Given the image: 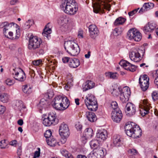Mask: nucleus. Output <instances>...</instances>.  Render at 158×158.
Returning a JSON list of instances; mask_svg holds the SVG:
<instances>
[{"instance_id":"1","label":"nucleus","mask_w":158,"mask_h":158,"mask_svg":"<svg viewBox=\"0 0 158 158\" xmlns=\"http://www.w3.org/2000/svg\"><path fill=\"white\" fill-rule=\"evenodd\" d=\"M68 99L64 97L58 96L55 97L52 102L51 104L55 109L59 110H64L67 109L69 105Z\"/></svg>"},{"instance_id":"2","label":"nucleus","mask_w":158,"mask_h":158,"mask_svg":"<svg viewBox=\"0 0 158 158\" xmlns=\"http://www.w3.org/2000/svg\"><path fill=\"white\" fill-rule=\"evenodd\" d=\"M60 6L65 13L70 15L75 14L78 9L77 4L74 0H63Z\"/></svg>"},{"instance_id":"3","label":"nucleus","mask_w":158,"mask_h":158,"mask_svg":"<svg viewBox=\"0 0 158 158\" xmlns=\"http://www.w3.org/2000/svg\"><path fill=\"white\" fill-rule=\"evenodd\" d=\"M64 46L66 52L72 56H77L80 52L79 46L74 41L69 40L65 42Z\"/></svg>"},{"instance_id":"4","label":"nucleus","mask_w":158,"mask_h":158,"mask_svg":"<svg viewBox=\"0 0 158 158\" xmlns=\"http://www.w3.org/2000/svg\"><path fill=\"white\" fill-rule=\"evenodd\" d=\"M85 103L88 109L92 111H96L98 108L97 99L94 96L91 94H88L84 100Z\"/></svg>"},{"instance_id":"5","label":"nucleus","mask_w":158,"mask_h":158,"mask_svg":"<svg viewBox=\"0 0 158 158\" xmlns=\"http://www.w3.org/2000/svg\"><path fill=\"white\" fill-rule=\"evenodd\" d=\"M59 133L61 137L60 143L64 144L66 142L70 134L68 125L64 123H62L60 126Z\"/></svg>"},{"instance_id":"6","label":"nucleus","mask_w":158,"mask_h":158,"mask_svg":"<svg viewBox=\"0 0 158 158\" xmlns=\"http://www.w3.org/2000/svg\"><path fill=\"white\" fill-rule=\"evenodd\" d=\"M18 26L17 24L13 22L9 23L6 21L0 23V28L3 29V33L5 37L7 38H11L13 35V33L11 31L9 32L8 34H7L8 30L10 28L13 27L17 28Z\"/></svg>"},{"instance_id":"7","label":"nucleus","mask_w":158,"mask_h":158,"mask_svg":"<svg viewBox=\"0 0 158 158\" xmlns=\"http://www.w3.org/2000/svg\"><path fill=\"white\" fill-rule=\"evenodd\" d=\"M42 42L40 38L31 35L29 39L28 48L30 50H36L39 48Z\"/></svg>"},{"instance_id":"8","label":"nucleus","mask_w":158,"mask_h":158,"mask_svg":"<svg viewBox=\"0 0 158 158\" xmlns=\"http://www.w3.org/2000/svg\"><path fill=\"white\" fill-rule=\"evenodd\" d=\"M97 5L94 7V11L95 13H98L104 9L109 11L110 5L108 3L106 0H97Z\"/></svg>"},{"instance_id":"9","label":"nucleus","mask_w":158,"mask_h":158,"mask_svg":"<svg viewBox=\"0 0 158 158\" xmlns=\"http://www.w3.org/2000/svg\"><path fill=\"white\" fill-rule=\"evenodd\" d=\"M57 122L56 115L53 112L50 113L46 116L43 120V123L46 126H49L53 124H55Z\"/></svg>"},{"instance_id":"10","label":"nucleus","mask_w":158,"mask_h":158,"mask_svg":"<svg viewBox=\"0 0 158 158\" xmlns=\"http://www.w3.org/2000/svg\"><path fill=\"white\" fill-rule=\"evenodd\" d=\"M144 52L143 50L139 49H134L130 53V58L131 60L135 62L139 61L142 59L141 56V54L143 56Z\"/></svg>"},{"instance_id":"11","label":"nucleus","mask_w":158,"mask_h":158,"mask_svg":"<svg viewBox=\"0 0 158 158\" xmlns=\"http://www.w3.org/2000/svg\"><path fill=\"white\" fill-rule=\"evenodd\" d=\"M12 74L13 77L19 81H23L26 79L25 74L21 68H15L13 69Z\"/></svg>"},{"instance_id":"12","label":"nucleus","mask_w":158,"mask_h":158,"mask_svg":"<svg viewBox=\"0 0 158 158\" xmlns=\"http://www.w3.org/2000/svg\"><path fill=\"white\" fill-rule=\"evenodd\" d=\"M131 92L128 87L126 86L121 88L120 95V99L123 104L128 101L130 96Z\"/></svg>"},{"instance_id":"13","label":"nucleus","mask_w":158,"mask_h":158,"mask_svg":"<svg viewBox=\"0 0 158 158\" xmlns=\"http://www.w3.org/2000/svg\"><path fill=\"white\" fill-rule=\"evenodd\" d=\"M149 78L146 75L140 76L139 78V83L143 91H145L149 87Z\"/></svg>"},{"instance_id":"14","label":"nucleus","mask_w":158,"mask_h":158,"mask_svg":"<svg viewBox=\"0 0 158 158\" xmlns=\"http://www.w3.org/2000/svg\"><path fill=\"white\" fill-rule=\"evenodd\" d=\"M127 36L130 40H134L136 41H139L142 38L141 34L133 28L130 29L127 33Z\"/></svg>"},{"instance_id":"15","label":"nucleus","mask_w":158,"mask_h":158,"mask_svg":"<svg viewBox=\"0 0 158 158\" xmlns=\"http://www.w3.org/2000/svg\"><path fill=\"white\" fill-rule=\"evenodd\" d=\"M141 109L139 110L142 116H145L149 113L150 109L149 104L147 100L144 99L140 102Z\"/></svg>"},{"instance_id":"16","label":"nucleus","mask_w":158,"mask_h":158,"mask_svg":"<svg viewBox=\"0 0 158 158\" xmlns=\"http://www.w3.org/2000/svg\"><path fill=\"white\" fill-rule=\"evenodd\" d=\"M125 111L127 115L131 116L135 115L136 112V106L133 103L128 102L125 106Z\"/></svg>"},{"instance_id":"17","label":"nucleus","mask_w":158,"mask_h":158,"mask_svg":"<svg viewBox=\"0 0 158 158\" xmlns=\"http://www.w3.org/2000/svg\"><path fill=\"white\" fill-rule=\"evenodd\" d=\"M120 65L123 67L126 70L131 72H134L136 69V67L133 64H131L128 61L122 60L119 63Z\"/></svg>"},{"instance_id":"18","label":"nucleus","mask_w":158,"mask_h":158,"mask_svg":"<svg viewBox=\"0 0 158 158\" xmlns=\"http://www.w3.org/2000/svg\"><path fill=\"white\" fill-rule=\"evenodd\" d=\"M89 29L90 36L93 39H95L99 34V30L94 25H90L89 27Z\"/></svg>"},{"instance_id":"19","label":"nucleus","mask_w":158,"mask_h":158,"mask_svg":"<svg viewBox=\"0 0 158 158\" xmlns=\"http://www.w3.org/2000/svg\"><path fill=\"white\" fill-rule=\"evenodd\" d=\"M112 120L116 123L119 122L123 117V114L120 110H112L111 114Z\"/></svg>"},{"instance_id":"20","label":"nucleus","mask_w":158,"mask_h":158,"mask_svg":"<svg viewBox=\"0 0 158 158\" xmlns=\"http://www.w3.org/2000/svg\"><path fill=\"white\" fill-rule=\"evenodd\" d=\"M69 21V18L65 15L61 16L58 20V23L62 27L64 28V31H65L68 28Z\"/></svg>"},{"instance_id":"21","label":"nucleus","mask_w":158,"mask_h":158,"mask_svg":"<svg viewBox=\"0 0 158 158\" xmlns=\"http://www.w3.org/2000/svg\"><path fill=\"white\" fill-rule=\"evenodd\" d=\"M135 125L133 123H131L130 124L126 125L124 129L125 133L127 135L133 137Z\"/></svg>"},{"instance_id":"22","label":"nucleus","mask_w":158,"mask_h":158,"mask_svg":"<svg viewBox=\"0 0 158 158\" xmlns=\"http://www.w3.org/2000/svg\"><path fill=\"white\" fill-rule=\"evenodd\" d=\"M97 137L100 142L105 140L107 137V131L106 130L103 129L98 130L97 133Z\"/></svg>"},{"instance_id":"23","label":"nucleus","mask_w":158,"mask_h":158,"mask_svg":"<svg viewBox=\"0 0 158 158\" xmlns=\"http://www.w3.org/2000/svg\"><path fill=\"white\" fill-rule=\"evenodd\" d=\"M154 6V5L153 3L151 2L145 3L139 11V13L142 14L146 11L153 8Z\"/></svg>"},{"instance_id":"24","label":"nucleus","mask_w":158,"mask_h":158,"mask_svg":"<svg viewBox=\"0 0 158 158\" xmlns=\"http://www.w3.org/2000/svg\"><path fill=\"white\" fill-rule=\"evenodd\" d=\"M80 64V61L78 59L74 58L70 59L68 64L71 68H75L78 67Z\"/></svg>"},{"instance_id":"25","label":"nucleus","mask_w":158,"mask_h":158,"mask_svg":"<svg viewBox=\"0 0 158 158\" xmlns=\"http://www.w3.org/2000/svg\"><path fill=\"white\" fill-rule=\"evenodd\" d=\"M95 85V83L93 81H87L83 86V90L84 91H86L88 89H90L94 88Z\"/></svg>"},{"instance_id":"26","label":"nucleus","mask_w":158,"mask_h":158,"mask_svg":"<svg viewBox=\"0 0 158 158\" xmlns=\"http://www.w3.org/2000/svg\"><path fill=\"white\" fill-rule=\"evenodd\" d=\"M100 141L98 139H93L90 142L89 144L93 150H95L100 148Z\"/></svg>"},{"instance_id":"27","label":"nucleus","mask_w":158,"mask_h":158,"mask_svg":"<svg viewBox=\"0 0 158 158\" xmlns=\"http://www.w3.org/2000/svg\"><path fill=\"white\" fill-rule=\"evenodd\" d=\"M156 25L154 23H149L144 28L145 32H151L156 28Z\"/></svg>"},{"instance_id":"28","label":"nucleus","mask_w":158,"mask_h":158,"mask_svg":"<svg viewBox=\"0 0 158 158\" xmlns=\"http://www.w3.org/2000/svg\"><path fill=\"white\" fill-rule=\"evenodd\" d=\"M134 132L133 135V137L134 138H137L139 137L141 135L142 131L139 127L137 125H135Z\"/></svg>"},{"instance_id":"29","label":"nucleus","mask_w":158,"mask_h":158,"mask_svg":"<svg viewBox=\"0 0 158 158\" xmlns=\"http://www.w3.org/2000/svg\"><path fill=\"white\" fill-rule=\"evenodd\" d=\"M86 116L90 122H93L97 120L96 116L94 113L92 112H87L86 113Z\"/></svg>"},{"instance_id":"30","label":"nucleus","mask_w":158,"mask_h":158,"mask_svg":"<svg viewBox=\"0 0 158 158\" xmlns=\"http://www.w3.org/2000/svg\"><path fill=\"white\" fill-rule=\"evenodd\" d=\"M52 137H52L51 138H49V139H46L47 143L48 145L51 146H55L57 145H60V143H60V141L59 143H56L55 139L53 138Z\"/></svg>"},{"instance_id":"31","label":"nucleus","mask_w":158,"mask_h":158,"mask_svg":"<svg viewBox=\"0 0 158 158\" xmlns=\"http://www.w3.org/2000/svg\"><path fill=\"white\" fill-rule=\"evenodd\" d=\"M95 154L96 155L98 158H102L105 156L104 152L106 151L105 149L102 148H100L98 149L94 150Z\"/></svg>"},{"instance_id":"32","label":"nucleus","mask_w":158,"mask_h":158,"mask_svg":"<svg viewBox=\"0 0 158 158\" xmlns=\"http://www.w3.org/2000/svg\"><path fill=\"white\" fill-rule=\"evenodd\" d=\"M52 30L50 28H49L47 27V25L46 26V27L44 29V31L42 33L43 36H44L45 39L46 38L49 40L50 38V34L51 33Z\"/></svg>"},{"instance_id":"33","label":"nucleus","mask_w":158,"mask_h":158,"mask_svg":"<svg viewBox=\"0 0 158 158\" xmlns=\"http://www.w3.org/2000/svg\"><path fill=\"white\" fill-rule=\"evenodd\" d=\"M122 139L119 136H115L113 139V143L115 146L119 147L122 144Z\"/></svg>"},{"instance_id":"34","label":"nucleus","mask_w":158,"mask_h":158,"mask_svg":"<svg viewBox=\"0 0 158 158\" xmlns=\"http://www.w3.org/2000/svg\"><path fill=\"white\" fill-rule=\"evenodd\" d=\"M47 101L44 99H41L40 104L38 105L40 110H45V108L47 107Z\"/></svg>"},{"instance_id":"35","label":"nucleus","mask_w":158,"mask_h":158,"mask_svg":"<svg viewBox=\"0 0 158 158\" xmlns=\"http://www.w3.org/2000/svg\"><path fill=\"white\" fill-rule=\"evenodd\" d=\"M60 152L62 156L66 158H73V155L65 149H61Z\"/></svg>"},{"instance_id":"36","label":"nucleus","mask_w":158,"mask_h":158,"mask_svg":"<svg viewBox=\"0 0 158 158\" xmlns=\"http://www.w3.org/2000/svg\"><path fill=\"white\" fill-rule=\"evenodd\" d=\"M126 19L122 17L117 18L114 22V24L115 26H118L123 24L126 21Z\"/></svg>"},{"instance_id":"37","label":"nucleus","mask_w":158,"mask_h":158,"mask_svg":"<svg viewBox=\"0 0 158 158\" xmlns=\"http://www.w3.org/2000/svg\"><path fill=\"white\" fill-rule=\"evenodd\" d=\"M33 24L34 22L33 20L29 19L26 22L24 25L22 26V28L24 30L28 29Z\"/></svg>"},{"instance_id":"38","label":"nucleus","mask_w":158,"mask_h":158,"mask_svg":"<svg viewBox=\"0 0 158 158\" xmlns=\"http://www.w3.org/2000/svg\"><path fill=\"white\" fill-rule=\"evenodd\" d=\"M121 88V87H119L113 89L111 94L113 96L117 97L118 95H120Z\"/></svg>"},{"instance_id":"39","label":"nucleus","mask_w":158,"mask_h":158,"mask_svg":"<svg viewBox=\"0 0 158 158\" xmlns=\"http://www.w3.org/2000/svg\"><path fill=\"white\" fill-rule=\"evenodd\" d=\"M93 131L91 128L86 129L85 131V135L87 138H91L93 135Z\"/></svg>"},{"instance_id":"40","label":"nucleus","mask_w":158,"mask_h":158,"mask_svg":"<svg viewBox=\"0 0 158 158\" xmlns=\"http://www.w3.org/2000/svg\"><path fill=\"white\" fill-rule=\"evenodd\" d=\"M16 106L19 110L21 112L23 109L26 108L25 106L24 105L23 102L21 101L18 100L16 102Z\"/></svg>"},{"instance_id":"41","label":"nucleus","mask_w":158,"mask_h":158,"mask_svg":"<svg viewBox=\"0 0 158 158\" xmlns=\"http://www.w3.org/2000/svg\"><path fill=\"white\" fill-rule=\"evenodd\" d=\"M106 77L113 79H116L118 76V74L117 73H112L111 72L106 73H105Z\"/></svg>"},{"instance_id":"42","label":"nucleus","mask_w":158,"mask_h":158,"mask_svg":"<svg viewBox=\"0 0 158 158\" xmlns=\"http://www.w3.org/2000/svg\"><path fill=\"white\" fill-rule=\"evenodd\" d=\"M8 95L7 94L0 93V101L4 102H6L8 99Z\"/></svg>"},{"instance_id":"43","label":"nucleus","mask_w":158,"mask_h":158,"mask_svg":"<svg viewBox=\"0 0 158 158\" xmlns=\"http://www.w3.org/2000/svg\"><path fill=\"white\" fill-rule=\"evenodd\" d=\"M23 91L24 93L27 94H31L32 92L31 88L27 85H25L23 86Z\"/></svg>"},{"instance_id":"44","label":"nucleus","mask_w":158,"mask_h":158,"mask_svg":"<svg viewBox=\"0 0 158 158\" xmlns=\"http://www.w3.org/2000/svg\"><path fill=\"white\" fill-rule=\"evenodd\" d=\"M110 107L113 109V110H120L118 108V105L117 103L115 101H113L111 102Z\"/></svg>"},{"instance_id":"45","label":"nucleus","mask_w":158,"mask_h":158,"mask_svg":"<svg viewBox=\"0 0 158 158\" xmlns=\"http://www.w3.org/2000/svg\"><path fill=\"white\" fill-rule=\"evenodd\" d=\"M7 140L4 139L0 142V148L2 149L5 148L8 144V143L6 142Z\"/></svg>"},{"instance_id":"46","label":"nucleus","mask_w":158,"mask_h":158,"mask_svg":"<svg viewBox=\"0 0 158 158\" xmlns=\"http://www.w3.org/2000/svg\"><path fill=\"white\" fill-rule=\"evenodd\" d=\"M52 132L50 130L46 131L44 134V136L46 138V139H49V138L52 137Z\"/></svg>"},{"instance_id":"47","label":"nucleus","mask_w":158,"mask_h":158,"mask_svg":"<svg viewBox=\"0 0 158 158\" xmlns=\"http://www.w3.org/2000/svg\"><path fill=\"white\" fill-rule=\"evenodd\" d=\"M42 60L41 59H39L34 60L32 62L33 64L35 66H39L41 65L42 64Z\"/></svg>"},{"instance_id":"48","label":"nucleus","mask_w":158,"mask_h":158,"mask_svg":"<svg viewBox=\"0 0 158 158\" xmlns=\"http://www.w3.org/2000/svg\"><path fill=\"white\" fill-rule=\"evenodd\" d=\"M152 99L154 101L158 99V91H154L152 93Z\"/></svg>"},{"instance_id":"49","label":"nucleus","mask_w":158,"mask_h":158,"mask_svg":"<svg viewBox=\"0 0 158 158\" xmlns=\"http://www.w3.org/2000/svg\"><path fill=\"white\" fill-rule=\"evenodd\" d=\"M121 31L118 28H115L113 31V33L115 36H118L121 34Z\"/></svg>"},{"instance_id":"50","label":"nucleus","mask_w":158,"mask_h":158,"mask_svg":"<svg viewBox=\"0 0 158 158\" xmlns=\"http://www.w3.org/2000/svg\"><path fill=\"white\" fill-rule=\"evenodd\" d=\"M5 83L7 85L10 86L13 85L15 83V81L10 79H7L5 81Z\"/></svg>"},{"instance_id":"51","label":"nucleus","mask_w":158,"mask_h":158,"mask_svg":"<svg viewBox=\"0 0 158 158\" xmlns=\"http://www.w3.org/2000/svg\"><path fill=\"white\" fill-rule=\"evenodd\" d=\"M88 158H98L94 150L91 152L87 156Z\"/></svg>"},{"instance_id":"52","label":"nucleus","mask_w":158,"mask_h":158,"mask_svg":"<svg viewBox=\"0 0 158 158\" xmlns=\"http://www.w3.org/2000/svg\"><path fill=\"white\" fill-rule=\"evenodd\" d=\"M37 151L35 152L34 157H39L40 155V148H37Z\"/></svg>"},{"instance_id":"53","label":"nucleus","mask_w":158,"mask_h":158,"mask_svg":"<svg viewBox=\"0 0 158 158\" xmlns=\"http://www.w3.org/2000/svg\"><path fill=\"white\" fill-rule=\"evenodd\" d=\"M128 152L133 155H135L137 154V151L135 149H132L128 150Z\"/></svg>"},{"instance_id":"54","label":"nucleus","mask_w":158,"mask_h":158,"mask_svg":"<svg viewBox=\"0 0 158 158\" xmlns=\"http://www.w3.org/2000/svg\"><path fill=\"white\" fill-rule=\"evenodd\" d=\"M139 9V8H138L137 9H135L129 12L128 13V14L129 16H133L136 13L138 10Z\"/></svg>"},{"instance_id":"55","label":"nucleus","mask_w":158,"mask_h":158,"mask_svg":"<svg viewBox=\"0 0 158 158\" xmlns=\"http://www.w3.org/2000/svg\"><path fill=\"white\" fill-rule=\"evenodd\" d=\"M75 127L77 130H81L82 128V125L78 122L75 125Z\"/></svg>"},{"instance_id":"56","label":"nucleus","mask_w":158,"mask_h":158,"mask_svg":"<svg viewBox=\"0 0 158 158\" xmlns=\"http://www.w3.org/2000/svg\"><path fill=\"white\" fill-rule=\"evenodd\" d=\"M71 58L67 57H65L62 58V60L64 63H65L67 62H69L70 59Z\"/></svg>"},{"instance_id":"57","label":"nucleus","mask_w":158,"mask_h":158,"mask_svg":"<svg viewBox=\"0 0 158 158\" xmlns=\"http://www.w3.org/2000/svg\"><path fill=\"white\" fill-rule=\"evenodd\" d=\"M5 110V107L4 106L0 105V114H3Z\"/></svg>"},{"instance_id":"58","label":"nucleus","mask_w":158,"mask_h":158,"mask_svg":"<svg viewBox=\"0 0 158 158\" xmlns=\"http://www.w3.org/2000/svg\"><path fill=\"white\" fill-rule=\"evenodd\" d=\"M47 93L48 98H52L54 95V93L51 90H49Z\"/></svg>"},{"instance_id":"59","label":"nucleus","mask_w":158,"mask_h":158,"mask_svg":"<svg viewBox=\"0 0 158 158\" xmlns=\"http://www.w3.org/2000/svg\"><path fill=\"white\" fill-rule=\"evenodd\" d=\"M77 36L79 38H83V35L82 31H79L78 32Z\"/></svg>"},{"instance_id":"60","label":"nucleus","mask_w":158,"mask_h":158,"mask_svg":"<svg viewBox=\"0 0 158 158\" xmlns=\"http://www.w3.org/2000/svg\"><path fill=\"white\" fill-rule=\"evenodd\" d=\"M18 2V0H11L10 2V3L11 5H14Z\"/></svg>"},{"instance_id":"61","label":"nucleus","mask_w":158,"mask_h":158,"mask_svg":"<svg viewBox=\"0 0 158 158\" xmlns=\"http://www.w3.org/2000/svg\"><path fill=\"white\" fill-rule=\"evenodd\" d=\"M17 123L20 126H22L23 124V120L22 119H20L17 121Z\"/></svg>"},{"instance_id":"62","label":"nucleus","mask_w":158,"mask_h":158,"mask_svg":"<svg viewBox=\"0 0 158 158\" xmlns=\"http://www.w3.org/2000/svg\"><path fill=\"white\" fill-rule=\"evenodd\" d=\"M22 152L21 151V147H19L17 151V153L18 156H20L21 155Z\"/></svg>"},{"instance_id":"63","label":"nucleus","mask_w":158,"mask_h":158,"mask_svg":"<svg viewBox=\"0 0 158 158\" xmlns=\"http://www.w3.org/2000/svg\"><path fill=\"white\" fill-rule=\"evenodd\" d=\"M37 53L39 55H43L44 53V50L43 49H40L37 52Z\"/></svg>"},{"instance_id":"64","label":"nucleus","mask_w":158,"mask_h":158,"mask_svg":"<svg viewBox=\"0 0 158 158\" xmlns=\"http://www.w3.org/2000/svg\"><path fill=\"white\" fill-rule=\"evenodd\" d=\"M156 85L158 88V76L156 77L155 78L154 81Z\"/></svg>"}]
</instances>
